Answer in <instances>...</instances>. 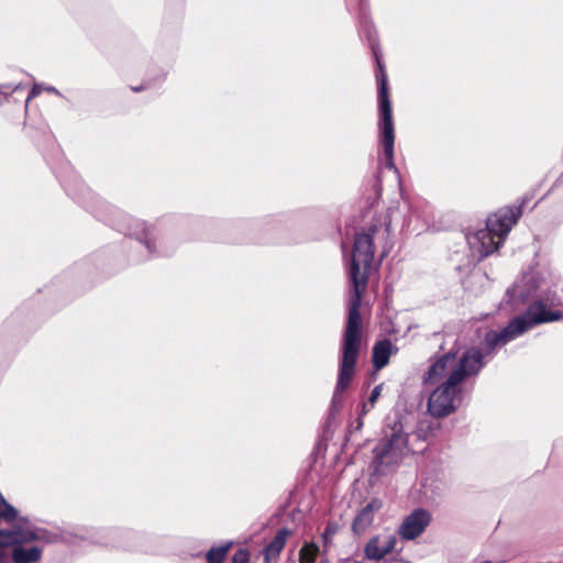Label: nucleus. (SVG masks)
Returning a JSON list of instances; mask_svg holds the SVG:
<instances>
[{"instance_id": "nucleus-1", "label": "nucleus", "mask_w": 563, "mask_h": 563, "mask_svg": "<svg viewBox=\"0 0 563 563\" xmlns=\"http://www.w3.org/2000/svg\"><path fill=\"white\" fill-rule=\"evenodd\" d=\"M56 176L67 196L82 206L99 221L133 239L135 249L145 252L141 257H134L133 262L139 263L145 260L167 257L174 253L175 247L161 236L155 225L132 218L121 209L101 199L86 186L70 165L65 164L56 172Z\"/></svg>"}, {"instance_id": "nucleus-2", "label": "nucleus", "mask_w": 563, "mask_h": 563, "mask_svg": "<svg viewBox=\"0 0 563 563\" xmlns=\"http://www.w3.org/2000/svg\"><path fill=\"white\" fill-rule=\"evenodd\" d=\"M358 32L372 51L375 59V78L377 84V103H378V131L379 140L383 145L385 156V167L397 170L394 162L395 150V128L393 121L391 103L389 98V85L387 73L383 63L382 53L378 43L377 31L369 19L363 0L358 13Z\"/></svg>"}, {"instance_id": "nucleus-3", "label": "nucleus", "mask_w": 563, "mask_h": 563, "mask_svg": "<svg viewBox=\"0 0 563 563\" xmlns=\"http://www.w3.org/2000/svg\"><path fill=\"white\" fill-rule=\"evenodd\" d=\"M405 420L406 416L399 411L386 418L384 437L373 448V475H378L383 466L397 464L405 455L409 442Z\"/></svg>"}, {"instance_id": "nucleus-4", "label": "nucleus", "mask_w": 563, "mask_h": 563, "mask_svg": "<svg viewBox=\"0 0 563 563\" xmlns=\"http://www.w3.org/2000/svg\"><path fill=\"white\" fill-rule=\"evenodd\" d=\"M350 284L352 295L349 300V313L342 338L340 361L356 364L361 351L363 332L360 308L367 283H364V280L360 283L355 279V282H350Z\"/></svg>"}, {"instance_id": "nucleus-5", "label": "nucleus", "mask_w": 563, "mask_h": 563, "mask_svg": "<svg viewBox=\"0 0 563 563\" xmlns=\"http://www.w3.org/2000/svg\"><path fill=\"white\" fill-rule=\"evenodd\" d=\"M88 542L132 551H147L151 536L130 528H88Z\"/></svg>"}, {"instance_id": "nucleus-6", "label": "nucleus", "mask_w": 563, "mask_h": 563, "mask_svg": "<svg viewBox=\"0 0 563 563\" xmlns=\"http://www.w3.org/2000/svg\"><path fill=\"white\" fill-rule=\"evenodd\" d=\"M563 295L556 289H540L537 298L519 316L532 329L543 323H551L563 319Z\"/></svg>"}, {"instance_id": "nucleus-7", "label": "nucleus", "mask_w": 563, "mask_h": 563, "mask_svg": "<svg viewBox=\"0 0 563 563\" xmlns=\"http://www.w3.org/2000/svg\"><path fill=\"white\" fill-rule=\"evenodd\" d=\"M378 231L376 224L367 230L356 232L353 243L352 258L349 264V282L368 283L369 271L374 260V236Z\"/></svg>"}, {"instance_id": "nucleus-8", "label": "nucleus", "mask_w": 563, "mask_h": 563, "mask_svg": "<svg viewBox=\"0 0 563 563\" xmlns=\"http://www.w3.org/2000/svg\"><path fill=\"white\" fill-rule=\"evenodd\" d=\"M463 399V388L448 376L430 394L427 402L428 412L434 418H445L455 412Z\"/></svg>"}, {"instance_id": "nucleus-9", "label": "nucleus", "mask_w": 563, "mask_h": 563, "mask_svg": "<svg viewBox=\"0 0 563 563\" xmlns=\"http://www.w3.org/2000/svg\"><path fill=\"white\" fill-rule=\"evenodd\" d=\"M88 528L85 526L53 527L49 529L34 527L33 529H24L25 533L21 534L22 541L75 544L77 540L88 541Z\"/></svg>"}, {"instance_id": "nucleus-10", "label": "nucleus", "mask_w": 563, "mask_h": 563, "mask_svg": "<svg viewBox=\"0 0 563 563\" xmlns=\"http://www.w3.org/2000/svg\"><path fill=\"white\" fill-rule=\"evenodd\" d=\"M529 330L530 329L525 322V319L518 314L512 318L501 330L486 331L483 339V347L481 349L485 356L490 361L497 350L504 347L506 344L516 340Z\"/></svg>"}, {"instance_id": "nucleus-11", "label": "nucleus", "mask_w": 563, "mask_h": 563, "mask_svg": "<svg viewBox=\"0 0 563 563\" xmlns=\"http://www.w3.org/2000/svg\"><path fill=\"white\" fill-rule=\"evenodd\" d=\"M544 284L542 273L531 267L529 271L522 273L521 277L517 279L514 285L506 291V302L511 306L525 303L532 297L537 298L538 291Z\"/></svg>"}, {"instance_id": "nucleus-12", "label": "nucleus", "mask_w": 563, "mask_h": 563, "mask_svg": "<svg viewBox=\"0 0 563 563\" xmlns=\"http://www.w3.org/2000/svg\"><path fill=\"white\" fill-rule=\"evenodd\" d=\"M488 361L479 346H470L457 355L449 376L462 385L467 378L478 375Z\"/></svg>"}, {"instance_id": "nucleus-13", "label": "nucleus", "mask_w": 563, "mask_h": 563, "mask_svg": "<svg viewBox=\"0 0 563 563\" xmlns=\"http://www.w3.org/2000/svg\"><path fill=\"white\" fill-rule=\"evenodd\" d=\"M4 533L10 534V543L5 545V553L9 555V563H35L42 558V549L37 545L25 547L31 541H22L24 528L21 525H14L10 529H2Z\"/></svg>"}, {"instance_id": "nucleus-14", "label": "nucleus", "mask_w": 563, "mask_h": 563, "mask_svg": "<svg viewBox=\"0 0 563 563\" xmlns=\"http://www.w3.org/2000/svg\"><path fill=\"white\" fill-rule=\"evenodd\" d=\"M528 197H523L521 203L518 206H508L504 209H500L494 217H490L486 221V228L495 234V236L499 241H504V239L508 235L512 225L517 223V221L522 216V207L527 203Z\"/></svg>"}, {"instance_id": "nucleus-15", "label": "nucleus", "mask_w": 563, "mask_h": 563, "mask_svg": "<svg viewBox=\"0 0 563 563\" xmlns=\"http://www.w3.org/2000/svg\"><path fill=\"white\" fill-rule=\"evenodd\" d=\"M528 197H523L521 203L518 206H508L504 209H500L494 217H490L486 221V228L495 234V236L499 241H504V239L508 235L512 225L517 223V221L522 216V207L527 203Z\"/></svg>"}, {"instance_id": "nucleus-16", "label": "nucleus", "mask_w": 563, "mask_h": 563, "mask_svg": "<svg viewBox=\"0 0 563 563\" xmlns=\"http://www.w3.org/2000/svg\"><path fill=\"white\" fill-rule=\"evenodd\" d=\"M459 351L451 349L443 353H437L430 357V365L422 377L424 386L438 384L456 364Z\"/></svg>"}, {"instance_id": "nucleus-17", "label": "nucleus", "mask_w": 563, "mask_h": 563, "mask_svg": "<svg viewBox=\"0 0 563 563\" xmlns=\"http://www.w3.org/2000/svg\"><path fill=\"white\" fill-rule=\"evenodd\" d=\"M355 368V363L340 361L338 379L329 409V420L333 419L341 411L344 400L343 394L351 385Z\"/></svg>"}, {"instance_id": "nucleus-18", "label": "nucleus", "mask_w": 563, "mask_h": 563, "mask_svg": "<svg viewBox=\"0 0 563 563\" xmlns=\"http://www.w3.org/2000/svg\"><path fill=\"white\" fill-rule=\"evenodd\" d=\"M431 519V514L427 509L417 508L404 519L398 533L405 540H413L426 530Z\"/></svg>"}, {"instance_id": "nucleus-19", "label": "nucleus", "mask_w": 563, "mask_h": 563, "mask_svg": "<svg viewBox=\"0 0 563 563\" xmlns=\"http://www.w3.org/2000/svg\"><path fill=\"white\" fill-rule=\"evenodd\" d=\"M466 241L471 250L478 254L479 260L493 254L501 244V241L498 239L496 240L495 234H493L486 227L467 233Z\"/></svg>"}, {"instance_id": "nucleus-20", "label": "nucleus", "mask_w": 563, "mask_h": 563, "mask_svg": "<svg viewBox=\"0 0 563 563\" xmlns=\"http://www.w3.org/2000/svg\"><path fill=\"white\" fill-rule=\"evenodd\" d=\"M397 543L395 536H388L382 541L379 536L372 537L364 547V555L369 561L378 562L391 553Z\"/></svg>"}, {"instance_id": "nucleus-21", "label": "nucleus", "mask_w": 563, "mask_h": 563, "mask_svg": "<svg viewBox=\"0 0 563 563\" xmlns=\"http://www.w3.org/2000/svg\"><path fill=\"white\" fill-rule=\"evenodd\" d=\"M383 507L379 498H372L355 516L352 523V531L360 536L373 523L374 514Z\"/></svg>"}, {"instance_id": "nucleus-22", "label": "nucleus", "mask_w": 563, "mask_h": 563, "mask_svg": "<svg viewBox=\"0 0 563 563\" xmlns=\"http://www.w3.org/2000/svg\"><path fill=\"white\" fill-rule=\"evenodd\" d=\"M393 350L394 345L388 339L379 340L374 344L372 362L376 369H382L388 364Z\"/></svg>"}, {"instance_id": "nucleus-23", "label": "nucleus", "mask_w": 563, "mask_h": 563, "mask_svg": "<svg viewBox=\"0 0 563 563\" xmlns=\"http://www.w3.org/2000/svg\"><path fill=\"white\" fill-rule=\"evenodd\" d=\"M290 536V530L288 528H282L277 531L273 540L265 548L266 558L268 555H278L279 552L286 544L287 538Z\"/></svg>"}, {"instance_id": "nucleus-24", "label": "nucleus", "mask_w": 563, "mask_h": 563, "mask_svg": "<svg viewBox=\"0 0 563 563\" xmlns=\"http://www.w3.org/2000/svg\"><path fill=\"white\" fill-rule=\"evenodd\" d=\"M232 545L233 542L229 541L219 547H212L205 555L207 563H223Z\"/></svg>"}, {"instance_id": "nucleus-25", "label": "nucleus", "mask_w": 563, "mask_h": 563, "mask_svg": "<svg viewBox=\"0 0 563 563\" xmlns=\"http://www.w3.org/2000/svg\"><path fill=\"white\" fill-rule=\"evenodd\" d=\"M319 553V547L316 543H305L300 549L299 558L302 563H313Z\"/></svg>"}, {"instance_id": "nucleus-26", "label": "nucleus", "mask_w": 563, "mask_h": 563, "mask_svg": "<svg viewBox=\"0 0 563 563\" xmlns=\"http://www.w3.org/2000/svg\"><path fill=\"white\" fill-rule=\"evenodd\" d=\"M18 517V510L0 494V520L12 521Z\"/></svg>"}, {"instance_id": "nucleus-27", "label": "nucleus", "mask_w": 563, "mask_h": 563, "mask_svg": "<svg viewBox=\"0 0 563 563\" xmlns=\"http://www.w3.org/2000/svg\"><path fill=\"white\" fill-rule=\"evenodd\" d=\"M10 534L0 529V563H9V555L5 553V545L10 543Z\"/></svg>"}, {"instance_id": "nucleus-28", "label": "nucleus", "mask_w": 563, "mask_h": 563, "mask_svg": "<svg viewBox=\"0 0 563 563\" xmlns=\"http://www.w3.org/2000/svg\"><path fill=\"white\" fill-rule=\"evenodd\" d=\"M250 562V552L247 549L240 548L235 551L232 556V563H249Z\"/></svg>"}, {"instance_id": "nucleus-29", "label": "nucleus", "mask_w": 563, "mask_h": 563, "mask_svg": "<svg viewBox=\"0 0 563 563\" xmlns=\"http://www.w3.org/2000/svg\"><path fill=\"white\" fill-rule=\"evenodd\" d=\"M382 387H383V385H382V384H379V385H376V386L372 389L371 395H369V397H368V402H369V407H371V408H374L375 402L377 401V399H378V397H379V395H380Z\"/></svg>"}, {"instance_id": "nucleus-30", "label": "nucleus", "mask_w": 563, "mask_h": 563, "mask_svg": "<svg viewBox=\"0 0 563 563\" xmlns=\"http://www.w3.org/2000/svg\"><path fill=\"white\" fill-rule=\"evenodd\" d=\"M334 533H336V526H335V525H333V523H329V525L325 527V529H324V531H323V533H322V536H321V537H322V539H323L324 545H327V544H328V542H329L330 538H331Z\"/></svg>"}, {"instance_id": "nucleus-31", "label": "nucleus", "mask_w": 563, "mask_h": 563, "mask_svg": "<svg viewBox=\"0 0 563 563\" xmlns=\"http://www.w3.org/2000/svg\"><path fill=\"white\" fill-rule=\"evenodd\" d=\"M44 90V87L40 84H34L33 87L31 88L30 92H29V96L26 98V104L35 97H37L41 91Z\"/></svg>"}, {"instance_id": "nucleus-32", "label": "nucleus", "mask_w": 563, "mask_h": 563, "mask_svg": "<svg viewBox=\"0 0 563 563\" xmlns=\"http://www.w3.org/2000/svg\"><path fill=\"white\" fill-rule=\"evenodd\" d=\"M362 427H363V419L361 417H357L354 421H352L349 424V432L352 433V432L358 431L362 429Z\"/></svg>"}, {"instance_id": "nucleus-33", "label": "nucleus", "mask_w": 563, "mask_h": 563, "mask_svg": "<svg viewBox=\"0 0 563 563\" xmlns=\"http://www.w3.org/2000/svg\"><path fill=\"white\" fill-rule=\"evenodd\" d=\"M372 408L369 407V402H363L362 404V408H361V411L358 412V416L357 417H361L363 419V417L371 410Z\"/></svg>"}, {"instance_id": "nucleus-34", "label": "nucleus", "mask_w": 563, "mask_h": 563, "mask_svg": "<svg viewBox=\"0 0 563 563\" xmlns=\"http://www.w3.org/2000/svg\"><path fill=\"white\" fill-rule=\"evenodd\" d=\"M151 85L148 81H144L142 85L140 86H135V87H131V89L134 91V92H140V91H143L147 88H150Z\"/></svg>"}, {"instance_id": "nucleus-35", "label": "nucleus", "mask_w": 563, "mask_h": 563, "mask_svg": "<svg viewBox=\"0 0 563 563\" xmlns=\"http://www.w3.org/2000/svg\"><path fill=\"white\" fill-rule=\"evenodd\" d=\"M44 90L60 96V92L53 86L45 87Z\"/></svg>"}, {"instance_id": "nucleus-36", "label": "nucleus", "mask_w": 563, "mask_h": 563, "mask_svg": "<svg viewBox=\"0 0 563 563\" xmlns=\"http://www.w3.org/2000/svg\"><path fill=\"white\" fill-rule=\"evenodd\" d=\"M19 522H22V523H29V519L25 518V517H20L19 518Z\"/></svg>"}, {"instance_id": "nucleus-37", "label": "nucleus", "mask_w": 563, "mask_h": 563, "mask_svg": "<svg viewBox=\"0 0 563 563\" xmlns=\"http://www.w3.org/2000/svg\"><path fill=\"white\" fill-rule=\"evenodd\" d=\"M386 224V231H389L390 230V223H385Z\"/></svg>"}, {"instance_id": "nucleus-38", "label": "nucleus", "mask_w": 563, "mask_h": 563, "mask_svg": "<svg viewBox=\"0 0 563 563\" xmlns=\"http://www.w3.org/2000/svg\"><path fill=\"white\" fill-rule=\"evenodd\" d=\"M164 79H165V74H163V75L161 76V80H164Z\"/></svg>"}]
</instances>
